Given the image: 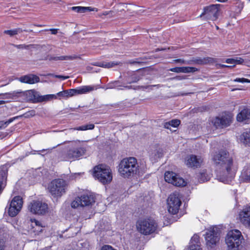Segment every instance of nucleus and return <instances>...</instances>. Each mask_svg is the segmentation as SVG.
Wrapping results in <instances>:
<instances>
[{"label": "nucleus", "mask_w": 250, "mask_h": 250, "mask_svg": "<svg viewBox=\"0 0 250 250\" xmlns=\"http://www.w3.org/2000/svg\"><path fill=\"white\" fill-rule=\"evenodd\" d=\"M211 159L214 166L217 179L220 182L229 184L233 178L232 157L226 150L221 149L218 152L212 153Z\"/></svg>", "instance_id": "nucleus-1"}, {"label": "nucleus", "mask_w": 250, "mask_h": 250, "mask_svg": "<svg viewBox=\"0 0 250 250\" xmlns=\"http://www.w3.org/2000/svg\"><path fill=\"white\" fill-rule=\"evenodd\" d=\"M118 169L121 177L129 179L137 175L139 172V166L137 159L130 157L121 160L118 165Z\"/></svg>", "instance_id": "nucleus-2"}, {"label": "nucleus", "mask_w": 250, "mask_h": 250, "mask_svg": "<svg viewBox=\"0 0 250 250\" xmlns=\"http://www.w3.org/2000/svg\"><path fill=\"white\" fill-rule=\"evenodd\" d=\"M85 152L83 142L75 141L69 144L67 150L62 153L61 159L62 161H74L83 156Z\"/></svg>", "instance_id": "nucleus-3"}, {"label": "nucleus", "mask_w": 250, "mask_h": 250, "mask_svg": "<svg viewBox=\"0 0 250 250\" xmlns=\"http://www.w3.org/2000/svg\"><path fill=\"white\" fill-rule=\"evenodd\" d=\"M243 236L241 232L236 229L229 230L226 236L228 250H238L242 243Z\"/></svg>", "instance_id": "nucleus-4"}, {"label": "nucleus", "mask_w": 250, "mask_h": 250, "mask_svg": "<svg viewBox=\"0 0 250 250\" xmlns=\"http://www.w3.org/2000/svg\"><path fill=\"white\" fill-rule=\"evenodd\" d=\"M93 176L103 184L110 183L112 180L111 170L105 165H99L93 169Z\"/></svg>", "instance_id": "nucleus-5"}, {"label": "nucleus", "mask_w": 250, "mask_h": 250, "mask_svg": "<svg viewBox=\"0 0 250 250\" xmlns=\"http://www.w3.org/2000/svg\"><path fill=\"white\" fill-rule=\"evenodd\" d=\"M67 188L66 182L62 179L53 180L48 186L49 192L54 197H60L66 192Z\"/></svg>", "instance_id": "nucleus-6"}, {"label": "nucleus", "mask_w": 250, "mask_h": 250, "mask_svg": "<svg viewBox=\"0 0 250 250\" xmlns=\"http://www.w3.org/2000/svg\"><path fill=\"white\" fill-rule=\"evenodd\" d=\"M136 227L140 233L144 235H148L156 232L158 225L153 219L149 218L138 221Z\"/></svg>", "instance_id": "nucleus-7"}, {"label": "nucleus", "mask_w": 250, "mask_h": 250, "mask_svg": "<svg viewBox=\"0 0 250 250\" xmlns=\"http://www.w3.org/2000/svg\"><path fill=\"white\" fill-rule=\"evenodd\" d=\"M206 245L208 248H212L216 245L220 239L219 230L217 227H211L208 229L205 235Z\"/></svg>", "instance_id": "nucleus-8"}, {"label": "nucleus", "mask_w": 250, "mask_h": 250, "mask_svg": "<svg viewBox=\"0 0 250 250\" xmlns=\"http://www.w3.org/2000/svg\"><path fill=\"white\" fill-rule=\"evenodd\" d=\"M95 202L94 196L90 194H83L80 197H78L71 202V206L76 208L79 207L91 206Z\"/></svg>", "instance_id": "nucleus-9"}, {"label": "nucleus", "mask_w": 250, "mask_h": 250, "mask_svg": "<svg viewBox=\"0 0 250 250\" xmlns=\"http://www.w3.org/2000/svg\"><path fill=\"white\" fill-rule=\"evenodd\" d=\"M181 200L178 193L171 194L167 199V208L168 212L172 214H176L181 205Z\"/></svg>", "instance_id": "nucleus-10"}, {"label": "nucleus", "mask_w": 250, "mask_h": 250, "mask_svg": "<svg viewBox=\"0 0 250 250\" xmlns=\"http://www.w3.org/2000/svg\"><path fill=\"white\" fill-rule=\"evenodd\" d=\"M28 209L32 213L43 215L48 211L47 204L39 200H33L28 206Z\"/></svg>", "instance_id": "nucleus-11"}, {"label": "nucleus", "mask_w": 250, "mask_h": 250, "mask_svg": "<svg viewBox=\"0 0 250 250\" xmlns=\"http://www.w3.org/2000/svg\"><path fill=\"white\" fill-rule=\"evenodd\" d=\"M220 4H212L205 7L204 11L201 15L205 16L207 20L215 21L218 18L220 14Z\"/></svg>", "instance_id": "nucleus-12"}, {"label": "nucleus", "mask_w": 250, "mask_h": 250, "mask_svg": "<svg viewBox=\"0 0 250 250\" xmlns=\"http://www.w3.org/2000/svg\"><path fill=\"white\" fill-rule=\"evenodd\" d=\"M23 205L22 198L20 196L13 198L8 208V213L11 217L16 216L21 211Z\"/></svg>", "instance_id": "nucleus-13"}, {"label": "nucleus", "mask_w": 250, "mask_h": 250, "mask_svg": "<svg viewBox=\"0 0 250 250\" xmlns=\"http://www.w3.org/2000/svg\"><path fill=\"white\" fill-rule=\"evenodd\" d=\"M165 179L167 182L171 183L177 187H183L186 185V182L183 178L172 171L165 172Z\"/></svg>", "instance_id": "nucleus-14"}, {"label": "nucleus", "mask_w": 250, "mask_h": 250, "mask_svg": "<svg viewBox=\"0 0 250 250\" xmlns=\"http://www.w3.org/2000/svg\"><path fill=\"white\" fill-rule=\"evenodd\" d=\"M203 161L204 159L201 156L190 154L185 158V164L188 167L197 168L201 167Z\"/></svg>", "instance_id": "nucleus-15"}, {"label": "nucleus", "mask_w": 250, "mask_h": 250, "mask_svg": "<svg viewBox=\"0 0 250 250\" xmlns=\"http://www.w3.org/2000/svg\"><path fill=\"white\" fill-rule=\"evenodd\" d=\"M232 120L230 115L225 114L222 116L216 117L212 119V124L216 128H223L229 126Z\"/></svg>", "instance_id": "nucleus-16"}, {"label": "nucleus", "mask_w": 250, "mask_h": 250, "mask_svg": "<svg viewBox=\"0 0 250 250\" xmlns=\"http://www.w3.org/2000/svg\"><path fill=\"white\" fill-rule=\"evenodd\" d=\"M238 216L240 222L246 227L250 228V204L245 207Z\"/></svg>", "instance_id": "nucleus-17"}, {"label": "nucleus", "mask_w": 250, "mask_h": 250, "mask_svg": "<svg viewBox=\"0 0 250 250\" xmlns=\"http://www.w3.org/2000/svg\"><path fill=\"white\" fill-rule=\"evenodd\" d=\"M7 177V167L6 166H3L0 167V194L6 186Z\"/></svg>", "instance_id": "nucleus-18"}, {"label": "nucleus", "mask_w": 250, "mask_h": 250, "mask_svg": "<svg viewBox=\"0 0 250 250\" xmlns=\"http://www.w3.org/2000/svg\"><path fill=\"white\" fill-rule=\"evenodd\" d=\"M149 153L151 161H155L162 157L163 155L162 149L158 145L152 146Z\"/></svg>", "instance_id": "nucleus-19"}, {"label": "nucleus", "mask_w": 250, "mask_h": 250, "mask_svg": "<svg viewBox=\"0 0 250 250\" xmlns=\"http://www.w3.org/2000/svg\"><path fill=\"white\" fill-rule=\"evenodd\" d=\"M19 81L23 83L34 84L39 82L40 81V78L35 75L29 74L21 77L19 78Z\"/></svg>", "instance_id": "nucleus-20"}, {"label": "nucleus", "mask_w": 250, "mask_h": 250, "mask_svg": "<svg viewBox=\"0 0 250 250\" xmlns=\"http://www.w3.org/2000/svg\"><path fill=\"white\" fill-rule=\"evenodd\" d=\"M239 178L242 182L250 183V164L244 167Z\"/></svg>", "instance_id": "nucleus-21"}, {"label": "nucleus", "mask_w": 250, "mask_h": 250, "mask_svg": "<svg viewBox=\"0 0 250 250\" xmlns=\"http://www.w3.org/2000/svg\"><path fill=\"white\" fill-rule=\"evenodd\" d=\"M30 222L31 229H34L35 228H38V229H33V232L35 235H38L40 232L42 231L43 226L40 221L35 219L31 218L30 219Z\"/></svg>", "instance_id": "nucleus-22"}, {"label": "nucleus", "mask_w": 250, "mask_h": 250, "mask_svg": "<svg viewBox=\"0 0 250 250\" xmlns=\"http://www.w3.org/2000/svg\"><path fill=\"white\" fill-rule=\"evenodd\" d=\"M250 119V109L244 108L238 114L237 116V120L238 122H244Z\"/></svg>", "instance_id": "nucleus-23"}, {"label": "nucleus", "mask_w": 250, "mask_h": 250, "mask_svg": "<svg viewBox=\"0 0 250 250\" xmlns=\"http://www.w3.org/2000/svg\"><path fill=\"white\" fill-rule=\"evenodd\" d=\"M197 68L193 67H176L170 68L169 70L176 73H190L197 71Z\"/></svg>", "instance_id": "nucleus-24"}, {"label": "nucleus", "mask_w": 250, "mask_h": 250, "mask_svg": "<svg viewBox=\"0 0 250 250\" xmlns=\"http://www.w3.org/2000/svg\"><path fill=\"white\" fill-rule=\"evenodd\" d=\"M78 88V94H83L97 89L98 87L95 85H84L79 87Z\"/></svg>", "instance_id": "nucleus-25"}, {"label": "nucleus", "mask_w": 250, "mask_h": 250, "mask_svg": "<svg viewBox=\"0 0 250 250\" xmlns=\"http://www.w3.org/2000/svg\"><path fill=\"white\" fill-rule=\"evenodd\" d=\"M240 141L244 145L250 146V131L243 132L240 136Z\"/></svg>", "instance_id": "nucleus-26"}, {"label": "nucleus", "mask_w": 250, "mask_h": 250, "mask_svg": "<svg viewBox=\"0 0 250 250\" xmlns=\"http://www.w3.org/2000/svg\"><path fill=\"white\" fill-rule=\"evenodd\" d=\"M118 64V63L117 62H97L95 64L97 66L104 67V68H109L114 67L115 65H117Z\"/></svg>", "instance_id": "nucleus-27"}, {"label": "nucleus", "mask_w": 250, "mask_h": 250, "mask_svg": "<svg viewBox=\"0 0 250 250\" xmlns=\"http://www.w3.org/2000/svg\"><path fill=\"white\" fill-rule=\"evenodd\" d=\"M191 241H194L195 244L190 245L188 250H202L200 246L197 244L199 241V238L197 235H194L191 238Z\"/></svg>", "instance_id": "nucleus-28"}, {"label": "nucleus", "mask_w": 250, "mask_h": 250, "mask_svg": "<svg viewBox=\"0 0 250 250\" xmlns=\"http://www.w3.org/2000/svg\"><path fill=\"white\" fill-rule=\"evenodd\" d=\"M71 9L72 10L77 13H85L87 10L93 11L95 8H91V7L74 6L72 7Z\"/></svg>", "instance_id": "nucleus-29"}, {"label": "nucleus", "mask_w": 250, "mask_h": 250, "mask_svg": "<svg viewBox=\"0 0 250 250\" xmlns=\"http://www.w3.org/2000/svg\"><path fill=\"white\" fill-rule=\"evenodd\" d=\"M197 177L199 182L203 183L208 181L209 179V176L207 174L206 171L203 170L197 175Z\"/></svg>", "instance_id": "nucleus-30"}, {"label": "nucleus", "mask_w": 250, "mask_h": 250, "mask_svg": "<svg viewBox=\"0 0 250 250\" xmlns=\"http://www.w3.org/2000/svg\"><path fill=\"white\" fill-rule=\"evenodd\" d=\"M180 124V121L177 119L172 120L164 124V127L167 129H170V127H176Z\"/></svg>", "instance_id": "nucleus-31"}, {"label": "nucleus", "mask_w": 250, "mask_h": 250, "mask_svg": "<svg viewBox=\"0 0 250 250\" xmlns=\"http://www.w3.org/2000/svg\"><path fill=\"white\" fill-rule=\"evenodd\" d=\"M75 57L72 56H53L49 58V60L54 61H64V60H72Z\"/></svg>", "instance_id": "nucleus-32"}, {"label": "nucleus", "mask_w": 250, "mask_h": 250, "mask_svg": "<svg viewBox=\"0 0 250 250\" xmlns=\"http://www.w3.org/2000/svg\"><path fill=\"white\" fill-rule=\"evenodd\" d=\"M23 115L21 116H17L14 117H12L10 119H9L7 121H1L0 122V128H5L8 125H9L10 123L13 122L14 121H15L16 119H18L21 117Z\"/></svg>", "instance_id": "nucleus-33"}, {"label": "nucleus", "mask_w": 250, "mask_h": 250, "mask_svg": "<svg viewBox=\"0 0 250 250\" xmlns=\"http://www.w3.org/2000/svg\"><path fill=\"white\" fill-rule=\"evenodd\" d=\"M23 31V30L20 28L13 29L11 30H4L3 31V33L5 34H7L9 35L10 37H12L16 35H17L18 33H21Z\"/></svg>", "instance_id": "nucleus-34"}, {"label": "nucleus", "mask_w": 250, "mask_h": 250, "mask_svg": "<svg viewBox=\"0 0 250 250\" xmlns=\"http://www.w3.org/2000/svg\"><path fill=\"white\" fill-rule=\"evenodd\" d=\"M54 99H57V95L55 94H48L40 96L39 98V101L40 102H46Z\"/></svg>", "instance_id": "nucleus-35"}, {"label": "nucleus", "mask_w": 250, "mask_h": 250, "mask_svg": "<svg viewBox=\"0 0 250 250\" xmlns=\"http://www.w3.org/2000/svg\"><path fill=\"white\" fill-rule=\"evenodd\" d=\"M94 127L95 125L94 124H89L76 127L74 129L76 130L85 131L87 130H92L94 128Z\"/></svg>", "instance_id": "nucleus-36"}, {"label": "nucleus", "mask_w": 250, "mask_h": 250, "mask_svg": "<svg viewBox=\"0 0 250 250\" xmlns=\"http://www.w3.org/2000/svg\"><path fill=\"white\" fill-rule=\"evenodd\" d=\"M15 46L18 49H32L35 48V45L33 44H18L15 45Z\"/></svg>", "instance_id": "nucleus-37"}, {"label": "nucleus", "mask_w": 250, "mask_h": 250, "mask_svg": "<svg viewBox=\"0 0 250 250\" xmlns=\"http://www.w3.org/2000/svg\"><path fill=\"white\" fill-rule=\"evenodd\" d=\"M67 96H73L76 95H79L78 92H79V88L77 89H71L69 90H66Z\"/></svg>", "instance_id": "nucleus-38"}, {"label": "nucleus", "mask_w": 250, "mask_h": 250, "mask_svg": "<svg viewBox=\"0 0 250 250\" xmlns=\"http://www.w3.org/2000/svg\"><path fill=\"white\" fill-rule=\"evenodd\" d=\"M0 95H2L4 99H14L15 95L14 93H6L4 94H0Z\"/></svg>", "instance_id": "nucleus-39"}, {"label": "nucleus", "mask_w": 250, "mask_h": 250, "mask_svg": "<svg viewBox=\"0 0 250 250\" xmlns=\"http://www.w3.org/2000/svg\"><path fill=\"white\" fill-rule=\"evenodd\" d=\"M235 82H238V83H250V80L244 78H236L233 80Z\"/></svg>", "instance_id": "nucleus-40"}, {"label": "nucleus", "mask_w": 250, "mask_h": 250, "mask_svg": "<svg viewBox=\"0 0 250 250\" xmlns=\"http://www.w3.org/2000/svg\"><path fill=\"white\" fill-rule=\"evenodd\" d=\"M48 76H52L53 77L56 78H59L62 80H66L69 78L68 76H64L59 75H54L53 74H49Z\"/></svg>", "instance_id": "nucleus-41"}, {"label": "nucleus", "mask_w": 250, "mask_h": 250, "mask_svg": "<svg viewBox=\"0 0 250 250\" xmlns=\"http://www.w3.org/2000/svg\"><path fill=\"white\" fill-rule=\"evenodd\" d=\"M234 59V64L235 65L242 64L244 62V60L240 57H236Z\"/></svg>", "instance_id": "nucleus-42"}, {"label": "nucleus", "mask_w": 250, "mask_h": 250, "mask_svg": "<svg viewBox=\"0 0 250 250\" xmlns=\"http://www.w3.org/2000/svg\"><path fill=\"white\" fill-rule=\"evenodd\" d=\"M101 250H117L109 245H104L102 247Z\"/></svg>", "instance_id": "nucleus-43"}, {"label": "nucleus", "mask_w": 250, "mask_h": 250, "mask_svg": "<svg viewBox=\"0 0 250 250\" xmlns=\"http://www.w3.org/2000/svg\"><path fill=\"white\" fill-rule=\"evenodd\" d=\"M5 247L4 241L3 239L0 238V250H4Z\"/></svg>", "instance_id": "nucleus-44"}, {"label": "nucleus", "mask_w": 250, "mask_h": 250, "mask_svg": "<svg viewBox=\"0 0 250 250\" xmlns=\"http://www.w3.org/2000/svg\"><path fill=\"white\" fill-rule=\"evenodd\" d=\"M225 62L227 63L232 64H233L232 66H235L234 64V58H229L226 60Z\"/></svg>", "instance_id": "nucleus-45"}, {"label": "nucleus", "mask_w": 250, "mask_h": 250, "mask_svg": "<svg viewBox=\"0 0 250 250\" xmlns=\"http://www.w3.org/2000/svg\"><path fill=\"white\" fill-rule=\"evenodd\" d=\"M56 95H57V96H62V97L67 96V94L66 90V91H63L59 92H58L57 94Z\"/></svg>", "instance_id": "nucleus-46"}, {"label": "nucleus", "mask_w": 250, "mask_h": 250, "mask_svg": "<svg viewBox=\"0 0 250 250\" xmlns=\"http://www.w3.org/2000/svg\"><path fill=\"white\" fill-rule=\"evenodd\" d=\"M44 31H50L51 32V34L53 35H56L58 33L57 29H54V28L49 29H46L44 30Z\"/></svg>", "instance_id": "nucleus-47"}, {"label": "nucleus", "mask_w": 250, "mask_h": 250, "mask_svg": "<svg viewBox=\"0 0 250 250\" xmlns=\"http://www.w3.org/2000/svg\"><path fill=\"white\" fill-rule=\"evenodd\" d=\"M35 115V111L32 110L24 114L25 117H29V116H33Z\"/></svg>", "instance_id": "nucleus-48"}, {"label": "nucleus", "mask_w": 250, "mask_h": 250, "mask_svg": "<svg viewBox=\"0 0 250 250\" xmlns=\"http://www.w3.org/2000/svg\"><path fill=\"white\" fill-rule=\"evenodd\" d=\"M176 62L184 63L185 62V61L184 60H181V59H178L176 60Z\"/></svg>", "instance_id": "nucleus-49"}, {"label": "nucleus", "mask_w": 250, "mask_h": 250, "mask_svg": "<svg viewBox=\"0 0 250 250\" xmlns=\"http://www.w3.org/2000/svg\"><path fill=\"white\" fill-rule=\"evenodd\" d=\"M228 0H216L217 1L219 2H227Z\"/></svg>", "instance_id": "nucleus-50"}, {"label": "nucleus", "mask_w": 250, "mask_h": 250, "mask_svg": "<svg viewBox=\"0 0 250 250\" xmlns=\"http://www.w3.org/2000/svg\"><path fill=\"white\" fill-rule=\"evenodd\" d=\"M47 151V149H42V150H39V151H37L38 152V154H41L40 153V152H44V151Z\"/></svg>", "instance_id": "nucleus-51"}, {"label": "nucleus", "mask_w": 250, "mask_h": 250, "mask_svg": "<svg viewBox=\"0 0 250 250\" xmlns=\"http://www.w3.org/2000/svg\"><path fill=\"white\" fill-rule=\"evenodd\" d=\"M114 87L111 85V84H109L108 86V88H113Z\"/></svg>", "instance_id": "nucleus-52"}, {"label": "nucleus", "mask_w": 250, "mask_h": 250, "mask_svg": "<svg viewBox=\"0 0 250 250\" xmlns=\"http://www.w3.org/2000/svg\"><path fill=\"white\" fill-rule=\"evenodd\" d=\"M5 104V101H0V105L3 104Z\"/></svg>", "instance_id": "nucleus-53"}, {"label": "nucleus", "mask_w": 250, "mask_h": 250, "mask_svg": "<svg viewBox=\"0 0 250 250\" xmlns=\"http://www.w3.org/2000/svg\"><path fill=\"white\" fill-rule=\"evenodd\" d=\"M36 152V150H32V151H31V153L32 154H36V153H35Z\"/></svg>", "instance_id": "nucleus-54"}, {"label": "nucleus", "mask_w": 250, "mask_h": 250, "mask_svg": "<svg viewBox=\"0 0 250 250\" xmlns=\"http://www.w3.org/2000/svg\"><path fill=\"white\" fill-rule=\"evenodd\" d=\"M221 66H222V67H230L229 66L226 65H225V64H222V65H221Z\"/></svg>", "instance_id": "nucleus-55"}, {"label": "nucleus", "mask_w": 250, "mask_h": 250, "mask_svg": "<svg viewBox=\"0 0 250 250\" xmlns=\"http://www.w3.org/2000/svg\"><path fill=\"white\" fill-rule=\"evenodd\" d=\"M35 26H38V27H42L43 26L41 24H38V25H35Z\"/></svg>", "instance_id": "nucleus-56"}, {"label": "nucleus", "mask_w": 250, "mask_h": 250, "mask_svg": "<svg viewBox=\"0 0 250 250\" xmlns=\"http://www.w3.org/2000/svg\"><path fill=\"white\" fill-rule=\"evenodd\" d=\"M38 229V228H35L34 229ZM31 231L33 232V229H31Z\"/></svg>", "instance_id": "nucleus-57"}, {"label": "nucleus", "mask_w": 250, "mask_h": 250, "mask_svg": "<svg viewBox=\"0 0 250 250\" xmlns=\"http://www.w3.org/2000/svg\"><path fill=\"white\" fill-rule=\"evenodd\" d=\"M216 28L217 29H219V27L218 26H216Z\"/></svg>", "instance_id": "nucleus-58"}, {"label": "nucleus", "mask_w": 250, "mask_h": 250, "mask_svg": "<svg viewBox=\"0 0 250 250\" xmlns=\"http://www.w3.org/2000/svg\"><path fill=\"white\" fill-rule=\"evenodd\" d=\"M177 79L178 80H180V79L179 77H178Z\"/></svg>", "instance_id": "nucleus-59"}, {"label": "nucleus", "mask_w": 250, "mask_h": 250, "mask_svg": "<svg viewBox=\"0 0 250 250\" xmlns=\"http://www.w3.org/2000/svg\"><path fill=\"white\" fill-rule=\"evenodd\" d=\"M249 1H250V0H249Z\"/></svg>", "instance_id": "nucleus-60"}]
</instances>
